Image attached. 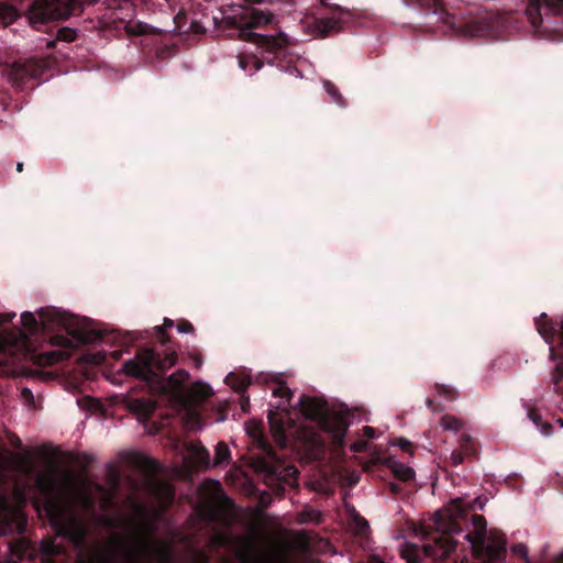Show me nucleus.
<instances>
[{
  "label": "nucleus",
  "mask_w": 563,
  "mask_h": 563,
  "mask_svg": "<svg viewBox=\"0 0 563 563\" xmlns=\"http://www.w3.org/2000/svg\"><path fill=\"white\" fill-rule=\"evenodd\" d=\"M38 488L46 495L44 508L49 523L58 536L65 537L77 552L81 563H172L168 543L153 537L154 522L146 507L129 497V511L119 515L123 534L113 533L103 543L90 538L91 521L96 518V500L106 511L114 500V489L103 488L85 478L65 473L40 475Z\"/></svg>",
  "instance_id": "obj_1"
},
{
  "label": "nucleus",
  "mask_w": 563,
  "mask_h": 563,
  "mask_svg": "<svg viewBox=\"0 0 563 563\" xmlns=\"http://www.w3.org/2000/svg\"><path fill=\"white\" fill-rule=\"evenodd\" d=\"M470 503H464L461 498L452 500L443 510L437 511L433 516V527L441 534L433 539V543L423 545L426 555L437 559H444L455 549L456 542L450 536L457 532L454 520L463 517L467 509L471 508Z\"/></svg>",
  "instance_id": "obj_2"
},
{
  "label": "nucleus",
  "mask_w": 563,
  "mask_h": 563,
  "mask_svg": "<svg viewBox=\"0 0 563 563\" xmlns=\"http://www.w3.org/2000/svg\"><path fill=\"white\" fill-rule=\"evenodd\" d=\"M275 15L269 11L252 10L243 20L239 29V37L243 41L253 42L268 52H275L284 47L288 41L285 35H267L257 33L255 30L272 24Z\"/></svg>",
  "instance_id": "obj_3"
},
{
  "label": "nucleus",
  "mask_w": 563,
  "mask_h": 563,
  "mask_svg": "<svg viewBox=\"0 0 563 563\" xmlns=\"http://www.w3.org/2000/svg\"><path fill=\"white\" fill-rule=\"evenodd\" d=\"M300 407L306 418L316 420L327 432L332 434L336 444H343L347 423L342 416L329 415L327 404L318 398H303L300 400Z\"/></svg>",
  "instance_id": "obj_4"
},
{
  "label": "nucleus",
  "mask_w": 563,
  "mask_h": 563,
  "mask_svg": "<svg viewBox=\"0 0 563 563\" xmlns=\"http://www.w3.org/2000/svg\"><path fill=\"white\" fill-rule=\"evenodd\" d=\"M25 494L15 489L12 496H0V536L22 533L27 523L23 507Z\"/></svg>",
  "instance_id": "obj_5"
},
{
  "label": "nucleus",
  "mask_w": 563,
  "mask_h": 563,
  "mask_svg": "<svg viewBox=\"0 0 563 563\" xmlns=\"http://www.w3.org/2000/svg\"><path fill=\"white\" fill-rule=\"evenodd\" d=\"M240 563H291L285 544L256 547L251 538H242L235 549Z\"/></svg>",
  "instance_id": "obj_6"
},
{
  "label": "nucleus",
  "mask_w": 563,
  "mask_h": 563,
  "mask_svg": "<svg viewBox=\"0 0 563 563\" xmlns=\"http://www.w3.org/2000/svg\"><path fill=\"white\" fill-rule=\"evenodd\" d=\"M536 327L538 329V332L542 335L544 341L549 344V357L552 361H559L555 371L552 374L551 382L554 386V390L556 393H560L562 389L560 387V382L563 377V321L561 324V342L559 345L558 351L553 346V336L555 333V327L554 324L547 319L545 313H541L540 318L536 320Z\"/></svg>",
  "instance_id": "obj_7"
},
{
  "label": "nucleus",
  "mask_w": 563,
  "mask_h": 563,
  "mask_svg": "<svg viewBox=\"0 0 563 563\" xmlns=\"http://www.w3.org/2000/svg\"><path fill=\"white\" fill-rule=\"evenodd\" d=\"M38 318L45 329L63 328L82 343L95 340V335L91 333L71 330L73 317L56 308H42L38 312Z\"/></svg>",
  "instance_id": "obj_8"
},
{
  "label": "nucleus",
  "mask_w": 563,
  "mask_h": 563,
  "mask_svg": "<svg viewBox=\"0 0 563 563\" xmlns=\"http://www.w3.org/2000/svg\"><path fill=\"white\" fill-rule=\"evenodd\" d=\"M563 14V0H530L526 15L536 27H541L551 16Z\"/></svg>",
  "instance_id": "obj_9"
},
{
  "label": "nucleus",
  "mask_w": 563,
  "mask_h": 563,
  "mask_svg": "<svg viewBox=\"0 0 563 563\" xmlns=\"http://www.w3.org/2000/svg\"><path fill=\"white\" fill-rule=\"evenodd\" d=\"M156 361V352L153 350H144L137 356L126 361L123 364V371L128 375L151 380L154 376V362Z\"/></svg>",
  "instance_id": "obj_10"
},
{
  "label": "nucleus",
  "mask_w": 563,
  "mask_h": 563,
  "mask_svg": "<svg viewBox=\"0 0 563 563\" xmlns=\"http://www.w3.org/2000/svg\"><path fill=\"white\" fill-rule=\"evenodd\" d=\"M506 550V538L504 533L490 532L486 536L485 543L479 545L476 551H473L476 555H479L482 551L485 552L488 560H497L501 553Z\"/></svg>",
  "instance_id": "obj_11"
},
{
  "label": "nucleus",
  "mask_w": 563,
  "mask_h": 563,
  "mask_svg": "<svg viewBox=\"0 0 563 563\" xmlns=\"http://www.w3.org/2000/svg\"><path fill=\"white\" fill-rule=\"evenodd\" d=\"M303 27L309 35L323 37L339 29V21L334 18L312 19L305 22Z\"/></svg>",
  "instance_id": "obj_12"
},
{
  "label": "nucleus",
  "mask_w": 563,
  "mask_h": 563,
  "mask_svg": "<svg viewBox=\"0 0 563 563\" xmlns=\"http://www.w3.org/2000/svg\"><path fill=\"white\" fill-rule=\"evenodd\" d=\"M9 551L5 563H19L25 560H32L35 554L33 547L24 538H21L15 543L10 544Z\"/></svg>",
  "instance_id": "obj_13"
},
{
  "label": "nucleus",
  "mask_w": 563,
  "mask_h": 563,
  "mask_svg": "<svg viewBox=\"0 0 563 563\" xmlns=\"http://www.w3.org/2000/svg\"><path fill=\"white\" fill-rule=\"evenodd\" d=\"M473 531L468 532L465 538L467 539L473 551H476L479 545H483L486 540V521L484 517L475 515L472 517Z\"/></svg>",
  "instance_id": "obj_14"
},
{
  "label": "nucleus",
  "mask_w": 563,
  "mask_h": 563,
  "mask_svg": "<svg viewBox=\"0 0 563 563\" xmlns=\"http://www.w3.org/2000/svg\"><path fill=\"white\" fill-rule=\"evenodd\" d=\"M212 394V388L208 384L195 383L186 391L181 394V402L197 406Z\"/></svg>",
  "instance_id": "obj_15"
},
{
  "label": "nucleus",
  "mask_w": 563,
  "mask_h": 563,
  "mask_svg": "<svg viewBox=\"0 0 563 563\" xmlns=\"http://www.w3.org/2000/svg\"><path fill=\"white\" fill-rule=\"evenodd\" d=\"M186 459L195 466L209 465V452L200 442H190L186 445Z\"/></svg>",
  "instance_id": "obj_16"
},
{
  "label": "nucleus",
  "mask_w": 563,
  "mask_h": 563,
  "mask_svg": "<svg viewBox=\"0 0 563 563\" xmlns=\"http://www.w3.org/2000/svg\"><path fill=\"white\" fill-rule=\"evenodd\" d=\"M148 489L150 492L162 503L166 504L174 498V489L173 487L166 483L158 479H148Z\"/></svg>",
  "instance_id": "obj_17"
},
{
  "label": "nucleus",
  "mask_w": 563,
  "mask_h": 563,
  "mask_svg": "<svg viewBox=\"0 0 563 563\" xmlns=\"http://www.w3.org/2000/svg\"><path fill=\"white\" fill-rule=\"evenodd\" d=\"M128 461L132 463L135 467L147 474H154L158 470V464L155 460L136 452L129 453Z\"/></svg>",
  "instance_id": "obj_18"
},
{
  "label": "nucleus",
  "mask_w": 563,
  "mask_h": 563,
  "mask_svg": "<svg viewBox=\"0 0 563 563\" xmlns=\"http://www.w3.org/2000/svg\"><path fill=\"white\" fill-rule=\"evenodd\" d=\"M385 464L401 481H410L415 477L413 468L394 456H389Z\"/></svg>",
  "instance_id": "obj_19"
},
{
  "label": "nucleus",
  "mask_w": 563,
  "mask_h": 563,
  "mask_svg": "<svg viewBox=\"0 0 563 563\" xmlns=\"http://www.w3.org/2000/svg\"><path fill=\"white\" fill-rule=\"evenodd\" d=\"M185 409L184 415V424L188 430L197 431L202 428V424L200 423V416L197 410V406H192L187 402H181Z\"/></svg>",
  "instance_id": "obj_20"
},
{
  "label": "nucleus",
  "mask_w": 563,
  "mask_h": 563,
  "mask_svg": "<svg viewBox=\"0 0 563 563\" xmlns=\"http://www.w3.org/2000/svg\"><path fill=\"white\" fill-rule=\"evenodd\" d=\"M24 345V335L22 333L19 336L7 334L0 338V351L4 353H14L15 350Z\"/></svg>",
  "instance_id": "obj_21"
},
{
  "label": "nucleus",
  "mask_w": 563,
  "mask_h": 563,
  "mask_svg": "<svg viewBox=\"0 0 563 563\" xmlns=\"http://www.w3.org/2000/svg\"><path fill=\"white\" fill-rule=\"evenodd\" d=\"M201 490H202V494L203 495H208V497L212 501L220 500L222 498V495H223L221 484L217 479L206 481L201 485Z\"/></svg>",
  "instance_id": "obj_22"
},
{
  "label": "nucleus",
  "mask_w": 563,
  "mask_h": 563,
  "mask_svg": "<svg viewBox=\"0 0 563 563\" xmlns=\"http://www.w3.org/2000/svg\"><path fill=\"white\" fill-rule=\"evenodd\" d=\"M130 408L139 412L143 416H150L152 412L155 411L156 405L155 401L147 398H140V399H133L130 404Z\"/></svg>",
  "instance_id": "obj_23"
},
{
  "label": "nucleus",
  "mask_w": 563,
  "mask_h": 563,
  "mask_svg": "<svg viewBox=\"0 0 563 563\" xmlns=\"http://www.w3.org/2000/svg\"><path fill=\"white\" fill-rule=\"evenodd\" d=\"M18 11L10 4L0 3V26L11 24L18 18Z\"/></svg>",
  "instance_id": "obj_24"
},
{
  "label": "nucleus",
  "mask_w": 563,
  "mask_h": 563,
  "mask_svg": "<svg viewBox=\"0 0 563 563\" xmlns=\"http://www.w3.org/2000/svg\"><path fill=\"white\" fill-rule=\"evenodd\" d=\"M440 424L445 431L453 432H457L464 428V422L460 418L451 415H444L440 420Z\"/></svg>",
  "instance_id": "obj_25"
},
{
  "label": "nucleus",
  "mask_w": 563,
  "mask_h": 563,
  "mask_svg": "<svg viewBox=\"0 0 563 563\" xmlns=\"http://www.w3.org/2000/svg\"><path fill=\"white\" fill-rule=\"evenodd\" d=\"M177 355L175 352H166L164 357H161L156 353V361L154 362V368L157 367L159 371H166L176 364Z\"/></svg>",
  "instance_id": "obj_26"
},
{
  "label": "nucleus",
  "mask_w": 563,
  "mask_h": 563,
  "mask_svg": "<svg viewBox=\"0 0 563 563\" xmlns=\"http://www.w3.org/2000/svg\"><path fill=\"white\" fill-rule=\"evenodd\" d=\"M320 512L316 509H305L297 515V523H317L320 521Z\"/></svg>",
  "instance_id": "obj_27"
},
{
  "label": "nucleus",
  "mask_w": 563,
  "mask_h": 563,
  "mask_svg": "<svg viewBox=\"0 0 563 563\" xmlns=\"http://www.w3.org/2000/svg\"><path fill=\"white\" fill-rule=\"evenodd\" d=\"M214 459H213V465H220L224 462H227L230 457V451L229 448L224 443H218L214 449Z\"/></svg>",
  "instance_id": "obj_28"
},
{
  "label": "nucleus",
  "mask_w": 563,
  "mask_h": 563,
  "mask_svg": "<svg viewBox=\"0 0 563 563\" xmlns=\"http://www.w3.org/2000/svg\"><path fill=\"white\" fill-rule=\"evenodd\" d=\"M531 420L533 423L539 428L540 432L548 437L551 435L553 432V428L550 423L542 422L541 416L539 415H531Z\"/></svg>",
  "instance_id": "obj_29"
},
{
  "label": "nucleus",
  "mask_w": 563,
  "mask_h": 563,
  "mask_svg": "<svg viewBox=\"0 0 563 563\" xmlns=\"http://www.w3.org/2000/svg\"><path fill=\"white\" fill-rule=\"evenodd\" d=\"M323 87H324V90L327 91V93L333 99L334 102H336L339 104L343 103L342 96L340 95V92L338 91V89L335 88V86L332 82L324 81Z\"/></svg>",
  "instance_id": "obj_30"
},
{
  "label": "nucleus",
  "mask_w": 563,
  "mask_h": 563,
  "mask_svg": "<svg viewBox=\"0 0 563 563\" xmlns=\"http://www.w3.org/2000/svg\"><path fill=\"white\" fill-rule=\"evenodd\" d=\"M21 322L26 329L33 330L36 327L37 319L32 312H23L21 314Z\"/></svg>",
  "instance_id": "obj_31"
},
{
  "label": "nucleus",
  "mask_w": 563,
  "mask_h": 563,
  "mask_svg": "<svg viewBox=\"0 0 563 563\" xmlns=\"http://www.w3.org/2000/svg\"><path fill=\"white\" fill-rule=\"evenodd\" d=\"M511 552L515 555L521 556L525 560L526 563H530L528 548L523 543L515 544L511 548Z\"/></svg>",
  "instance_id": "obj_32"
},
{
  "label": "nucleus",
  "mask_w": 563,
  "mask_h": 563,
  "mask_svg": "<svg viewBox=\"0 0 563 563\" xmlns=\"http://www.w3.org/2000/svg\"><path fill=\"white\" fill-rule=\"evenodd\" d=\"M274 396H280L285 398L287 402H289L291 397V391L287 386L280 385L276 389L273 390Z\"/></svg>",
  "instance_id": "obj_33"
},
{
  "label": "nucleus",
  "mask_w": 563,
  "mask_h": 563,
  "mask_svg": "<svg viewBox=\"0 0 563 563\" xmlns=\"http://www.w3.org/2000/svg\"><path fill=\"white\" fill-rule=\"evenodd\" d=\"M41 549L44 555H52L59 552L58 547L55 545L53 542H42Z\"/></svg>",
  "instance_id": "obj_34"
},
{
  "label": "nucleus",
  "mask_w": 563,
  "mask_h": 563,
  "mask_svg": "<svg viewBox=\"0 0 563 563\" xmlns=\"http://www.w3.org/2000/svg\"><path fill=\"white\" fill-rule=\"evenodd\" d=\"M189 374L185 371H179L169 376V380L174 384H180L181 382L188 379Z\"/></svg>",
  "instance_id": "obj_35"
},
{
  "label": "nucleus",
  "mask_w": 563,
  "mask_h": 563,
  "mask_svg": "<svg viewBox=\"0 0 563 563\" xmlns=\"http://www.w3.org/2000/svg\"><path fill=\"white\" fill-rule=\"evenodd\" d=\"M95 461H96L95 454H90V453H82L78 459V462L82 465H88Z\"/></svg>",
  "instance_id": "obj_36"
},
{
  "label": "nucleus",
  "mask_w": 563,
  "mask_h": 563,
  "mask_svg": "<svg viewBox=\"0 0 563 563\" xmlns=\"http://www.w3.org/2000/svg\"><path fill=\"white\" fill-rule=\"evenodd\" d=\"M367 446V443L363 440L355 441L351 444V451L353 452H361L364 451Z\"/></svg>",
  "instance_id": "obj_37"
},
{
  "label": "nucleus",
  "mask_w": 563,
  "mask_h": 563,
  "mask_svg": "<svg viewBox=\"0 0 563 563\" xmlns=\"http://www.w3.org/2000/svg\"><path fill=\"white\" fill-rule=\"evenodd\" d=\"M274 433H275V440L282 445L284 446L286 444V440L283 435V430L280 427H277V428H274Z\"/></svg>",
  "instance_id": "obj_38"
},
{
  "label": "nucleus",
  "mask_w": 563,
  "mask_h": 563,
  "mask_svg": "<svg viewBox=\"0 0 563 563\" xmlns=\"http://www.w3.org/2000/svg\"><path fill=\"white\" fill-rule=\"evenodd\" d=\"M394 445H398L399 448H401L402 450L405 451H408L409 453H412L411 451V443L410 441L406 440V439H400L399 441L393 443Z\"/></svg>",
  "instance_id": "obj_39"
},
{
  "label": "nucleus",
  "mask_w": 563,
  "mask_h": 563,
  "mask_svg": "<svg viewBox=\"0 0 563 563\" xmlns=\"http://www.w3.org/2000/svg\"><path fill=\"white\" fill-rule=\"evenodd\" d=\"M66 357V354L60 351H54L49 353V361L51 362H59Z\"/></svg>",
  "instance_id": "obj_40"
},
{
  "label": "nucleus",
  "mask_w": 563,
  "mask_h": 563,
  "mask_svg": "<svg viewBox=\"0 0 563 563\" xmlns=\"http://www.w3.org/2000/svg\"><path fill=\"white\" fill-rule=\"evenodd\" d=\"M451 460H452L454 465H459V464H461L464 461V455L461 452L453 451L451 453Z\"/></svg>",
  "instance_id": "obj_41"
},
{
  "label": "nucleus",
  "mask_w": 563,
  "mask_h": 563,
  "mask_svg": "<svg viewBox=\"0 0 563 563\" xmlns=\"http://www.w3.org/2000/svg\"><path fill=\"white\" fill-rule=\"evenodd\" d=\"M177 329L180 333H191L194 331V327L190 322H184L179 324Z\"/></svg>",
  "instance_id": "obj_42"
},
{
  "label": "nucleus",
  "mask_w": 563,
  "mask_h": 563,
  "mask_svg": "<svg viewBox=\"0 0 563 563\" xmlns=\"http://www.w3.org/2000/svg\"><path fill=\"white\" fill-rule=\"evenodd\" d=\"M363 435L366 437L367 439H374V438H376V431L372 427H364Z\"/></svg>",
  "instance_id": "obj_43"
},
{
  "label": "nucleus",
  "mask_w": 563,
  "mask_h": 563,
  "mask_svg": "<svg viewBox=\"0 0 563 563\" xmlns=\"http://www.w3.org/2000/svg\"><path fill=\"white\" fill-rule=\"evenodd\" d=\"M471 442V435L468 433H464L461 435L460 443L461 446L467 452V444Z\"/></svg>",
  "instance_id": "obj_44"
},
{
  "label": "nucleus",
  "mask_w": 563,
  "mask_h": 563,
  "mask_svg": "<svg viewBox=\"0 0 563 563\" xmlns=\"http://www.w3.org/2000/svg\"><path fill=\"white\" fill-rule=\"evenodd\" d=\"M59 37H63L66 41H71L74 38L73 32L70 31H64L59 34Z\"/></svg>",
  "instance_id": "obj_45"
},
{
  "label": "nucleus",
  "mask_w": 563,
  "mask_h": 563,
  "mask_svg": "<svg viewBox=\"0 0 563 563\" xmlns=\"http://www.w3.org/2000/svg\"><path fill=\"white\" fill-rule=\"evenodd\" d=\"M14 317H15V313L7 314V316L0 314V324L10 321Z\"/></svg>",
  "instance_id": "obj_46"
},
{
  "label": "nucleus",
  "mask_w": 563,
  "mask_h": 563,
  "mask_svg": "<svg viewBox=\"0 0 563 563\" xmlns=\"http://www.w3.org/2000/svg\"><path fill=\"white\" fill-rule=\"evenodd\" d=\"M239 66L241 69L246 70L247 69V62L244 58H240Z\"/></svg>",
  "instance_id": "obj_47"
},
{
  "label": "nucleus",
  "mask_w": 563,
  "mask_h": 563,
  "mask_svg": "<svg viewBox=\"0 0 563 563\" xmlns=\"http://www.w3.org/2000/svg\"><path fill=\"white\" fill-rule=\"evenodd\" d=\"M252 64H253L254 71L258 70L262 67V63L256 59H252Z\"/></svg>",
  "instance_id": "obj_48"
},
{
  "label": "nucleus",
  "mask_w": 563,
  "mask_h": 563,
  "mask_svg": "<svg viewBox=\"0 0 563 563\" xmlns=\"http://www.w3.org/2000/svg\"><path fill=\"white\" fill-rule=\"evenodd\" d=\"M358 479H360V476L353 474L352 477H351L350 484L354 485V484H356L358 482Z\"/></svg>",
  "instance_id": "obj_49"
},
{
  "label": "nucleus",
  "mask_w": 563,
  "mask_h": 563,
  "mask_svg": "<svg viewBox=\"0 0 563 563\" xmlns=\"http://www.w3.org/2000/svg\"><path fill=\"white\" fill-rule=\"evenodd\" d=\"M363 529H368V523H367V521H365V520H363V521L361 522V530H363Z\"/></svg>",
  "instance_id": "obj_50"
},
{
  "label": "nucleus",
  "mask_w": 563,
  "mask_h": 563,
  "mask_svg": "<svg viewBox=\"0 0 563 563\" xmlns=\"http://www.w3.org/2000/svg\"><path fill=\"white\" fill-rule=\"evenodd\" d=\"M440 391L443 393V394H449L450 393V388L449 387H441Z\"/></svg>",
  "instance_id": "obj_51"
},
{
  "label": "nucleus",
  "mask_w": 563,
  "mask_h": 563,
  "mask_svg": "<svg viewBox=\"0 0 563 563\" xmlns=\"http://www.w3.org/2000/svg\"><path fill=\"white\" fill-rule=\"evenodd\" d=\"M22 169H23V163H18L16 170L20 173V172H22Z\"/></svg>",
  "instance_id": "obj_52"
},
{
  "label": "nucleus",
  "mask_w": 563,
  "mask_h": 563,
  "mask_svg": "<svg viewBox=\"0 0 563 563\" xmlns=\"http://www.w3.org/2000/svg\"><path fill=\"white\" fill-rule=\"evenodd\" d=\"M165 325L166 327H173L174 325V322L172 320H167L165 319Z\"/></svg>",
  "instance_id": "obj_53"
},
{
  "label": "nucleus",
  "mask_w": 563,
  "mask_h": 563,
  "mask_svg": "<svg viewBox=\"0 0 563 563\" xmlns=\"http://www.w3.org/2000/svg\"><path fill=\"white\" fill-rule=\"evenodd\" d=\"M556 422L559 423V426H560L561 428H563V419H558V420H556Z\"/></svg>",
  "instance_id": "obj_54"
},
{
  "label": "nucleus",
  "mask_w": 563,
  "mask_h": 563,
  "mask_svg": "<svg viewBox=\"0 0 563 563\" xmlns=\"http://www.w3.org/2000/svg\"><path fill=\"white\" fill-rule=\"evenodd\" d=\"M42 561H43V563H51L49 559H46V558H43Z\"/></svg>",
  "instance_id": "obj_55"
},
{
  "label": "nucleus",
  "mask_w": 563,
  "mask_h": 563,
  "mask_svg": "<svg viewBox=\"0 0 563 563\" xmlns=\"http://www.w3.org/2000/svg\"><path fill=\"white\" fill-rule=\"evenodd\" d=\"M427 404H428V407H429V408H431V407H432L433 401H432V400H428V401H427Z\"/></svg>",
  "instance_id": "obj_56"
},
{
  "label": "nucleus",
  "mask_w": 563,
  "mask_h": 563,
  "mask_svg": "<svg viewBox=\"0 0 563 563\" xmlns=\"http://www.w3.org/2000/svg\"><path fill=\"white\" fill-rule=\"evenodd\" d=\"M299 547H300V548H305V541H303V540L300 542V545H299Z\"/></svg>",
  "instance_id": "obj_57"
},
{
  "label": "nucleus",
  "mask_w": 563,
  "mask_h": 563,
  "mask_svg": "<svg viewBox=\"0 0 563 563\" xmlns=\"http://www.w3.org/2000/svg\"><path fill=\"white\" fill-rule=\"evenodd\" d=\"M277 407L278 408H285V404H279Z\"/></svg>",
  "instance_id": "obj_58"
},
{
  "label": "nucleus",
  "mask_w": 563,
  "mask_h": 563,
  "mask_svg": "<svg viewBox=\"0 0 563 563\" xmlns=\"http://www.w3.org/2000/svg\"><path fill=\"white\" fill-rule=\"evenodd\" d=\"M412 563H419L418 561H413Z\"/></svg>",
  "instance_id": "obj_59"
}]
</instances>
